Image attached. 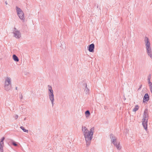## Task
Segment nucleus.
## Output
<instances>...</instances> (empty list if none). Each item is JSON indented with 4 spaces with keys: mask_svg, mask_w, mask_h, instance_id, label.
Wrapping results in <instances>:
<instances>
[{
    "mask_svg": "<svg viewBox=\"0 0 152 152\" xmlns=\"http://www.w3.org/2000/svg\"><path fill=\"white\" fill-rule=\"evenodd\" d=\"M94 130V127L91 128L89 130L85 126L82 127V131L87 146H88L90 145L91 140L93 138Z\"/></svg>",
    "mask_w": 152,
    "mask_h": 152,
    "instance_id": "f257e3e1",
    "label": "nucleus"
},
{
    "mask_svg": "<svg viewBox=\"0 0 152 152\" xmlns=\"http://www.w3.org/2000/svg\"><path fill=\"white\" fill-rule=\"evenodd\" d=\"M12 80L11 77L9 76L5 77L3 82V87L4 90L7 92L11 91Z\"/></svg>",
    "mask_w": 152,
    "mask_h": 152,
    "instance_id": "f03ea898",
    "label": "nucleus"
},
{
    "mask_svg": "<svg viewBox=\"0 0 152 152\" xmlns=\"http://www.w3.org/2000/svg\"><path fill=\"white\" fill-rule=\"evenodd\" d=\"M144 41L146 53L148 56L152 59V49L150 40L148 37H145Z\"/></svg>",
    "mask_w": 152,
    "mask_h": 152,
    "instance_id": "7ed1b4c3",
    "label": "nucleus"
},
{
    "mask_svg": "<svg viewBox=\"0 0 152 152\" xmlns=\"http://www.w3.org/2000/svg\"><path fill=\"white\" fill-rule=\"evenodd\" d=\"M15 9L17 15L20 19L23 22H24L25 16L23 11L20 8L18 7H16Z\"/></svg>",
    "mask_w": 152,
    "mask_h": 152,
    "instance_id": "20e7f679",
    "label": "nucleus"
},
{
    "mask_svg": "<svg viewBox=\"0 0 152 152\" xmlns=\"http://www.w3.org/2000/svg\"><path fill=\"white\" fill-rule=\"evenodd\" d=\"M48 87L49 98L51 102L52 106H53L54 105V102L55 101L53 91L51 86L48 85Z\"/></svg>",
    "mask_w": 152,
    "mask_h": 152,
    "instance_id": "39448f33",
    "label": "nucleus"
},
{
    "mask_svg": "<svg viewBox=\"0 0 152 152\" xmlns=\"http://www.w3.org/2000/svg\"><path fill=\"white\" fill-rule=\"evenodd\" d=\"M12 33L13 37L16 39H19L21 37V34L20 31L15 27L12 30Z\"/></svg>",
    "mask_w": 152,
    "mask_h": 152,
    "instance_id": "423d86ee",
    "label": "nucleus"
},
{
    "mask_svg": "<svg viewBox=\"0 0 152 152\" xmlns=\"http://www.w3.org/2000/svg\"><path fill=\"white\" fill-rule=\"evenodd\" d=\"M111 142L114 145L118 150H120L121 149V147L119 142L116 140V138L113 135H110Z\"/></svg>",
    "mask_w": 152,
    "mask_h": 152,
    "instance_id": "0eeeda50",
    "label": "nucleus"
},
{
    "mask_svg": "<svg viewBox=\"0 0 152 152\" xmlns=\"http://www.w3.org/2000/svg\"><path fill=\"white\" fill-rule=\"evenodd\" d=\"M148 121L145 120H142V123L143 127L145 131H147L148 130Z\"/></svg>",
    "mask_w": 152,
    "mask_h": 152,
    "instance_id": "6e6552de",
    "label": "nucleus"
},
{
    "mask_svg": "<svg viewBox=\"0 0 152 152\" xmlns=\"http://www.w3.org/2000/svg\"><path fill=\"white\" fill-rule=\"evenodd\" d=\"M149 118V115L148 113L147 110H145L143 113L142 117V120H148Z\"/></svg>",
    "mask_w": 152,
    "mask_h": 152,
    "instance_id": "1a4fd4ad",
    "label": "nucleus"
},
{
    "mask_svg": "<svg viewBox=\"0 0 152 152\" xmlns=\"http://www.w3.org/2000/svg\"><path fill=\"white\" fill-rule=\"evenodd\" d=\"M149 97L147 93L145 94L144 96L143 103H146L149 100Z\"/></svg>",
    "mask_w": 152,
    "mask_h": 152,
    "instance_id": "9d476101",
    "label": "nucleus"
},
{
    "mask_svg": "<svg viewBox=\"0 0 152 152\" xmlns=\"http://www.w3.org/2000/svg\"><path fill=\"white\" fill-rule=\"evenodd\" d=\"M88 50L89 52H93L94 51V45L93 43L90 44L88 48Z\"/></svg>",
    "mask_w": 152,
    "mask_h": 152,
    "instance_id": "9b49d317",
    "label": "nucleus"
},
{
    "mask_svg": "<svg viewBox=\"0 0 152 152\" xmlns=\"http://www.w3.org/2000/svg\"><path fill=\"white\" fill-rule=\"evenodd\" d=\"M84 87V92L86 94H88L89 93V90L87 87L86 83H84L83 85Z\"/></svg>",
    "mask_w": 152,
    "mask_h": 152,
    "instance_id": "f8f14e48",
    "label": "nucleus"
},
{
    "mask_svg": "<svg viewBox=\"0 0 152 152\" xmlns=\"http://www.w3.org/2000/svg\"><path fill=\"white\" fill-rule=\"evenodd\" d=\"M4 141H1L0 143V150L1 152H3Z\"/></svg>",
    "mask_w": 152,
    "mask_h": 152,
    "instance_id": "ddd939ff",
    "label": "nucleus"
},
{
    "mask_svg": "<svg viewBox=\"0 0 152 152\" xmlns=\"http://www.w3.org/2000/svg\"><path fill=\"white\" fill-rule=\"evenodd\" d=\"M85 114L86 118H88L90 117V113L89 110L86 111L85 113Z\"/></svg>",
    "mask_w": 152,
    "mask_h": 152,
    "instance_id": "4468645a",
    "label": "nucleus"
},
{
    "mask_svg": "<svg viewBox=\"0 0 152 152\" xmlns=\"http://www.w3.org/2000/svg\"><path fill=\"white\" fill-rule=\"evenodd\" d=\"M13 59L14 61L16 62H18L19 61V58L15 54L13 55Z\"/></svg>",
    "mask_w": 152,
    "mask_h": 152,
    "instance_id": "2eb2a0df",
    "label": "nucleus"
},
{
    "mask_svg": "<svg viewBox=\"0 0 152 152\" xmlns=\"http://www.w3.org/2000/svg\"><path fill=\"white\" fill-rule=\"evenodd\" d=\"M139 108V107L138 105L135 106L133 110V111L135 112L137 111Z\"/></svg>",
    "mask_w": 152,
    "mask_h": 152,
    "instance_id": "dca6fc26",
    "label": "nucleus"
},
{
    "mask_svg": "<svg viewBox=\"0 0 152 152\" xmlns=\"http://www.w3.org/2000/svg\"><path fill=\"white\" fill-rule=\"evenodd\" d=\"M20 128L23 130L24 132L28 133V130L25 129L23 127L21 126L20 127Z\"/></svg>",
    "mask_w": 152,
    "mask_h": 152,
    "instance_id": "f3484780",
    "label": "nucleus"
},
{
    "mask_svg": "<svg viewBox=\"0 0 152 152\" xmlns=\"http://www.w3.org/2000/svg\"><path fill=\"white\" fill-rule=\"evenodd\" d=\"M148 80L149 84L152 83L151 82L150 78V77L148 78Z\"/></svg>",
    "mask_w": 152,
    "mask_h": 152,
    "instance_id": "a211bd4d",
    "label": "nucleus"
},
{
    "mask_svg": "<svg viewBox=\"0 0 152 152\" xmlns=\"http://www.w3.org/2000/svg\"><path fill=\"white\" fill-rule=\"evenodd\" d=\"M14 117L15 119H17L18 117V115H15Z\"/></svg>",
    "mask_w": 152,
    "mask_h": 152,
    "instance_id": "6ab92c4d",
    "label": "nucleus"
},
{
    "mask_svg": "<svg viewBox=\"0 0 152 152\" xmlns=\"http://www.w3.org/2000/svg\"><path fill=\"white\" fill-rule=\"evenodd\" d=\"M12 144L15 146H16L17 145V144L14 142H12Z\"/></svg>",
    "mask_w": 152,
    "mask_h": 152,
    "instance_id": "aec40b11",
    "label": "nucleus"
},
{
    "mask_svg": "<svg viewBox=\"0 0 152 152\" xmlns=\"http://www.w3.org/2000/svg\"><path fill=\"white\" fill-rule=\"evenodd\" d=\"M62 43L63 44H62V46H63V47H64V48H65V44L64 42H63Z\"/></svg>",
    "mask_w": 152,
    "mask_h": 152,
    "instance_id": "412c9836",
    "label": "nucleus"
},
{
    "mask_svg": "<svg viewBox=\"0 0 152 152\" xmlns=\"http://www.w3.org/2000/svg\"><path fill=\"white\" fill-rule=\"evenodd\" d=\"M4 139H5V137H3L1 138V141H4Z\"/></svg>",
    "mask_w": 152,
    "mask_h": 152,
    "instance_id": "4be33fe9",
    "label": "nucleus"
},
{
    "mask_svg": "<svg viewBox=\"0 0 152 152\" xmlns=\"http://www.w3.org/2000/svg\"><path fill=\"white\" fill-rule=\"evenodd\" d=\"M5 4H6V5H7V4H8V3H7V1H6L5 2Z\"/></svg>",
    "mask_w": 152,
    "mask_h": 152,
    "instance_id": "5701e85b",
    "label": "nucleus"
},
{
    "mask_svg": "<svg viewBox=\"0 0 152 152\" xmlns=\"http://www.w3.org/2000/svg\"><path fill=\"white\" fill-rule=\"evenodd\" d=\"M17 89V88L16 87V89Z\"/></svg>",
    "mask_w": 152,
    "mask_h": 152,
    "instance_id": "b1692460",
    "label": "nucleus"
}]
</instances>
